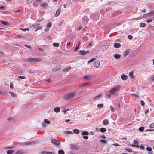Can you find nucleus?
I'll use <instances>...</instances> for the list:
<instances>
[{"instance_id": "nucleus-1", "label": "nucleus", "mask_w": 154, "mask_h": 154, "mask_svg": "<svg viewBox=\"0 0 154 154\" xmlns=\"http://www.w3.org/2000/svg\"><path fill=\"white\" fill-rule=\"evenodd\" d=\"M75 96V93L71 92L64 95L63 96V98L65 100H67L74 97Z\"/></svg>"}, {"instance_id": "nucleus-2", "label": "nucleus", "mask_w": 154, "mask_h": 154, "mask_svg": "<svg viewBox=\"0 0 154 154\" xmlns=\"http://www.w3.org/2000/svg\"><path fill=\"white\" fill-rule=\"evenodd\" d=\"M120 87L119 85H117L112 88L109 91V92L112 94H113L114 93L117 92V91L120 89Z\"/></svg>"}, {"instance_id": "nucleus-3", "label": "nucleus", "mask_w": 154, "mask_h": 154, "mask_svg": "<svg viewBox=\"0 0 154 154\" xmlns=\"http://www.w3.org/2000/svg\"><path fill=\"white\" fill-rule=\"evenodd\" d=\"M51 142L52 143L57 146H60V142L55 139H52L51 140Z\"/></svg>"}, {"instance_id": "nucleus-4", "label": "nucleus", "mask_w": 154, "mask_h": 154, "mask_svg": "<svg viewBox=\"0 0 154 154\" xmlns=\"http://www.w3.org/2000/svg\"><path fill=\"white\" fill-rule=\"evenodd\" d=\"M42 61L41 59L37 58H29L27 59V61L28 62H40Z\"/></svg>"}, {"instance_id": "nucleus-5", "label": "nucleus", "mask_w": 154, "mask_h": 154, "mask_svg": "<svg viewBox=\"0 0 154 154\" xmlns=\"http://www.w3.org/2000/svg\"><path fill=\"white\" fill-rule=\"evenodd\" d=\"M40 24H36L35 25H34V27L35 28V30L37 31L39 29H40L42 27L41 26H40Z\"/></svg>"}, {"instance_id": "nucleus-6", "label": "nucleus", "mask_w": 154, "mask_h": 154, "mask_svg": "<svg viewBox=\"0 0 154 154\" xmlns=\"http://www.w3.org/2000/svg\"><path fill=\"white\" fill-rule=\"evenodd\" d=\"M35 142H24L22 143V145H33L35 143Z\"/></svg>"}, {"instance_id": "nucleus-7", "label": "nucleus", "mask_w": 154, "mask_h": 154, "mask_svg": "<svg viewBox=\"0 0 154 154\" xmlns=\"http://www.w3.org/2000/svg\"><path fill=\"white\" fill-rule=\"evenodd\" d=\"M89 52V51L88 50L87 51H85L84 50L82 51H80L79 54L82 55H85L86 54H87Z\"/></svg>"}, {"instance_id": "nucleus-8", "label": "nucleus", "mask_w": 154, "mask_h": 154, "mask_svg": "<svg viewBox=\"0 0 154 154\" xmlns=\"http://www.w3.org/2000/svg\"><path fill=\"white\" fill-rule=\"evenodd\" d=\"M93 66L96 68H99L100 66V62L98 60H96L93 64Z\"/></svg>"}, {"instance_id": "nucleus-9", "label": "nucleus", "mask_w": 154, "mask_h": 154, "mask_svg": "<svg viewBox=\"0 0 154 154\" xmlns=\"http://www.w3.org/2000/svg\"><path fill=\"white\" fill-rule=\"evenodd\" d=\"M91 77L92 75H88L85 76L84 79L87 80H90L92 79Z\"/></svg>"}, {"instance_id": "nucleus-10", "label": "nucleus", "mask_w": 154, "mask_h": 154, "mask_svg": "<svg viewBox=\"0 0 154 154\" xmlns=\"http://www.w3.org/2000/svg\"><path fill=\"white\" fill-rule=\"evenodd\" d=\"M121 78L123 80H125L128 79V76L125 74H122L121 76Z\"/></svg>"}, {"instance_id": "nucleus-11", "label": "nucleus", "mask_w": 154, "mask_h": 154, "mask_svg": "<svg viewBox=\"0 0 154 154\" xmlns=\"http://www.w3.org/2000/svg\"><path fill=\"white\" fill-rule=\"evenodd\" d=\"M130 53V51L129 49L126 50L125 52L124 56L126 57L128 56Z\"/></svg>"}, {"instance_id": "nucleus-12", "label": "nucleus", "mask_w": 154, "mask_h": 154, "mask_svg": "<svg viewBox=\"0 0 154 154\" xmlns=\"http://www.w3.org/2000/svg\"><path fill=\"white\" fill-rule=\"evenodd\" d=\"M60 11L61 10L60 9H58V10H57L56 11V14L54 15V17H57L59 15Z\"/></svg>"}, {"instance_id": "nucleus-13", "label": "nucleus", "mask_w": 154, "mask_h": 154, "mask_svg": "<svg viewBox=\"0 0 154 154\" xmlns=\"http://www.w3.org/2000/svg\"><path fill=\"white\" fill-rule=\"evenodd\" d=\"M138 141H137V140H134V143L135 144H137V145H134L133 146H135L136 147H139V146H138Z\"/></svg>"}, {"instance_id": "nucleus-14", "label": "nucleus", "mask_w": 154, "mask_h": 154, "mask_svg": "<svg viewBox=\"0 0 154 154\" xmlns=\"http://www.w3.org/2000/svg\"><path fill=\"white\" fill-rule=\"evenodd\" d=\"M121 46V45L119 43H115L114 45V46L115 48H119Z\"/></svg>"}, {"instance_id": "nucleus-15", "label": "nucleus", "mask_w": 154, "mask_h": 154, "mask_svg": "<svg viewBox=\"0 0 154 154\" xmlns=\"http://www.w3.org/2000/svg\"><path fill=\"white\" fill-rule=\"evenodd\" d=\"M103 124L104 125H108L109 124L108 120L107 119H106L103 120Z\"/></svg>"}, {"instance_id": "nucleus-16", "label": "nucleus", "mask_w": 154, "mask_h": 154, "mask_svg": "<svg viewBox=\"0 0 154 154\" xmlns=\"http://www.w3.org/2000/svg\"><path fill=\"white\" fill-rule=\"evenodd\" d=\"M60 109L59 107H57L54 108V112L57 113H58L60 112Z\"/></svg>"}, {"instance_id": "nucleus-17", "label": "nucleus", "mask_w": 154, "mask_h": 154, "mask_svg": "<svg viewBox=\"0 0 154 154\" xmlns=\"http://www.w3.org/2000/svg\"><path fill=\"white\" fill-rule=\"evenodd\" d=\"M64 134H73V133L71 131H66L64 132Z\"/></svg>"}, {"instance_id": "nucleus-18", "label": "nucleus", "mask_w": 154, "mask_h": 154, "mask_svg": "<svg viewBox=\"0 0 154 154\" xmlns=\"http://www.w3.org/2000/svg\"><path fill=\"white\" fill-rule=\"evenodd\" d=\"M121 57V55L119 54H116L114 55V57L116 59H119Z\"/></svg>"}, {"instance_id": "nucleus-19", "label": "nucleus", "mask_w": 154, "mask_h": 154, "mask_svg": "<svg viewBox=\"0 0 154 154\" xmlns=\"http://www.w3.org/2000/svg\"><path fill=\"white\" fill-rule=\"evenodd\" d=\"M44 122L45 123L49 124L51 123L50 121H49L48 119H45L44 120Z\"/></svg>"}, {"instance_id": "nucleus-20", "label": "nucleus", "mask_w": 154, "mask_h": 154, "mask_svg": "<svg viewBox=\"0 0 154 154\" xmlns=\"http://www.w3.org/2000/svg\"><path fill=\"white\" fill-rule=\"evenodd\" d=\"M7 94V92L5 91H0V95H4Z\"/></svg>"}, {"instance_id": "nucleus-21", "label": "nucleus", "mask_w": 154, "mask_h": 154, "mask_svg": "<svg viewBox=\"0 0 154 154\" xmlns=\"http://www.w3.org/2000/svg\"><path fill=\"white\" fill-rule=\"evenodd\" d=\"M1 22L2 24H3L4 25H9L8 22L7 21H1Z\"/></svg>"}, {"instance_id": "nucleus-22", "label": "nucleus", "mask_w": 154, "mask_h": 154, "mask_svg": "<svg viewBox=\"0 0 154 154\" xmlns=\"http://www.w3.org/2000/svg\"><path fill=\"white\" fill-rule=\"evenodd\" d=\"M100 131L102 133H104L106 131V129L105 128H102L100 129Z\"/></svg>"}, {"instance_id": "nucleus-23", "label": "nucleus", "mask_w": 154, "mask_h": 154, "mask_svg": "<svg viewBox=\"0 0 154 154\" xmlns=\"http://www.w3.org/2000/svg\"><path fill=\"white\" fill-rule=\"evenodd\" d=\"M146 26V24L143 23H140V26L141 27H144Z\"/></svg>"}, {"instance_id": "nucleus-24", "label": "nucleus", "mask_w": 154, "mask_h": 154, "mask_svg": "<svg viewBox=\"0 0 154 154\" xmlns=\"http://www.w3.org/2000/svg\"><path fill=\"white\" fill-rule=\"evenodd\" d=\"M14 152V150H9L6 152L7 154H12Z\"/></svg>"}, {"instance_id": "nucleus-25", "label": "nucleus", "mask_w": 154, "mask_h": 154, "mask_svg": "<svg viewBox=\"0 0 154 154\" xmlns=\"http://www.w3.org/2000/svg\"><path fill=\"white\" fill-rule=\"evenodd\" d=\"M58 152L59 154H65L64 152L62 149L59 150Z\"/></svg>"}, {"instance_id": "nucleus-26", "label": "nucleus", "mask_w": 154, "mask_h": 154, "mask_svg": "<svg viewBox=\"0 0 154 154\" xmlns=\"http://www.w3.org/2000/svg\"><path fill=\"white\" fill-rule=\"evenodd\" d=\"M8 120L11 122H14V119L12 117H10L8 119Z\"/></svg>"}, {"instance_id": "nucleus-27", "label": "nucleus", "mask_w": 154, "mask_h": 154, "mask_svg": "<svg viewBox=\"0 0 154 154\" xmlns=\"http://www.w3.org/2000/svg\"><path fill=\"white\" fill-rule=\"evenodd\" d=\"M41 6L43 8H45L46 6H48V5L47 4L45 3H42L41 5Z\"/></svg>"}, {"instance_id": "nucleus-28", "label": "nucleus", "mask_w": 154, "mask_h": 154, "mask_svg": "<svg viewBox=\"0 0 154 154\" xmlns=\"http://www.w3.org/2000/svg\"><path fill=\"white\" fill-rule=\"evenodd\" d=\"M71 148L73 149H75L77 148V146L73 144H71Z\"/></svg>"}, {"instance_id": "nucleus-29", "label": "nucleus", "mask_w": 154, "mask_h": 154, "mask_svg": "<svg viewBox=\"0 0 154 154\" xmlns=\"http://www.w3.org/2000/svg\"><path fill=\"white\" fill-rule=\"evenodd\" d=\"M89 134V133L86 131H83L82 134V135H88Z\"/></svg>"}, {"instance_id": "nucleus-30", "label": "nucleus", "mask_w": 154, "mask_h": 154, "mask_svg": "<svg viewBox=\"0 0 154 154\" xmlns=\"http://www.w3.org/2000/svg\"><path fill=\"white\" fill-rule=\"evenodd\" d=\"M71 69V68L70 67H67L66 68H65L63 70L64 71H65L66 70V72H67L69 70H70Z\"/></svg>"}, {"instance_id": "nucleus-31", "label": "nucleus", "mask_w": 154, "mask_h": 154, "mask_svg": "<svg viewBox=\"0 0 154 154\" xmlns=\"http://www.w3.org/2000/svg\"><path fill=\"white\" fill-rule=\"evenodd\" d=\"M95 60H96L95 58H93L90 59L88 62V64H89V63L93 62V61Z\"/></svg>"}, {"instance_id": "nucleus-32", "label": "nucleus", "mask_w": 154, "mask_h": 154, "mask_svg": "<svg viewBox=\"0 0 154 154\" xmlns=\"http://www.w3.org/2000/svg\"><path fill=\"white\" fill-rule=\"evenodd\" d=\"M129 76L132 79H133L134 78V77L133 74V72H131L129 73Z\"/></svg>"}, {"instance_id": "nucleus-33", "label": "nucleus", "mask_w": 154, "mask_h": 154, "mask_svg": "<svg viewBox=\"0 0 154 154\" xmlns=\"http://www.w3.org/2000/svg\"><path fill=\"white\" fill-rule=\"evenodd\" d=\"M73 132L75 134H79L80 132L79 131V130L75 129L73 130Z\"/></svg>"}, {"instance_id": "nucleus-34", "label": "nucleus", "mask_w": 154, "mask_h": 154, "mask_svg": "<svg viewBox=\"0 0 154 154\" xmlns=\"http://www.w3.org/2000/svg\"><path fill=\"white\" fill-rule=\"evenodd\" d=\"M53 45L54 46L56 47H58L59 46V44L58 43H54Z\"/></svg>"}, {"instance_id": "nucleus-35", "label": "nucleus", "mask_w": 154, "mask_h": 154, "mask_svg": "<svg viewBox=\"0 0 154 154\" xmlns=\"http://www.w3.org/2000/svg\"><path fill=\"white\" fill-rule=\"evenodd\" d=\"M144 127H140L139 128V130L140 132L143 131H144Z\"/></svg>"}, {"instance_id": "nucleus-36", "label": "nucleus", "mask_w": 154, "mask_h": 154, "mask_svg": "<svg viewBox=\"0 0 154 154\" xmlns=\"http://www.w3.org/2000/svg\"><path fill=\"white\" fill-rule=\"evenodd\" d=\"M125 149L127 151L132 152H133L132 150L130 148H127Z\"/></svg>"}, {"instance_id": "nucleus-37", "label": "nucleus", "mask_w": 154, "mask_h": 154, "mask_svg": "<svg viewBox=\"0 0 154 154\" xmlns=\"http://www.w3.org/2000/svg\"><path fill=\"white\" fill-rule=\"evenodd\" d=\"M103 106L102 104H99L97 105V107L99 108H102Z\"/></svg>"}, {"instance_id": "nucleus-38", "label": "nucleus", "mask_w": 154, "mask_h": 154, "mask_svg": "<svg viewBox=\"0 0 154 154\" xmlns=\"http://www.w3.org/2000/svg\"><path fill=\"white\" fill-rule=\"evenodd\" d=\"M52 24L51 23H49L47 25V28H49L51 26Z\"/></svg>"}, {"instance_id": "nucleus-39", "label": "nucleus", "mask_w": 154, "mask_h": 154, "mask_svg": "<svg viewBox=\"0 0 154 154\" xmlns=\"http://www.w3.org/2000/svg\"><path fill=\"white\" fill-rule=\"evenodd\" d=\"M154 14V11H151L150 12L148 13L147 14H148L150 16H151L152 14Z\"/></svg>"}, {"instance_id": "nucleus-40", "label": "nucleus", "mask_w": 154, "mask_h": 154, "mask_svg": "<svg viewBox=\"0 0 154 154\" xmlns=\"http://www.w3.org/2000/svg\"><path fill=\"white\" fill-rule=\"evenodd\" d=\"M102 95H103V94H99V95H98L95 97L94 98V100H95L97 98H99V97H101L102 96Z\"/></svg>"}, {"instance_id": "nucleus-41", "label": "nucleus", "mask_w": 154, "mask_h": 154, "mask_svg": "<svg viewBox=\"0 0 154 154\" xmlns=\"http://www.w3.org/2000/svg\"><path fill=\"white\" fill-rule=\"evenodd\" d=\"M140 104L142 106H143L145 105V103L143 100H141Z\"/></svg>"}, {"instance_id": "nucleus-42", "label": "nucleus", "mask_w": 154, "mask_h": 154, "mask_svg": "<svg viewBox=\"0 0 154 154\" xmlns=\"http://www.w3.org/2000/svg\"><path fill=\"white\" fill-rule=\"evenodd\" d=\"M18 78L23 79H25L26 78V77L22 76H20L18 77Z\"/></svg>"}, {"instance_id": "nucleus-43", "label": "nucleus", "mask_w": 154, "mask_h": 154, "mask_svg": "<svg viewBox=\"0 0 154 154\" xmlns=\"http://www.w3.org/2000/svg\"><path fill=\"white\" fill-rule=\"evenodd\" d=\"M146 150L148 151H149V152H151L152 151V149L150 147H147V148H146Z\"/></svg>"}, {"instance_id": "nucleus-44", "label": "nucleus", "mask_w": 154, "mask_h": 154, "mask_svg": "<svg viewBox=\"0 0 154 154\" xmlns=\"http://www.w3.org/2000/svg\"><path fill=\"white\" fill-rule=\"evenodd\" d=\"M100 142H102L104 144H105L106 142H107V141L105 140H100Z\"/></svg>"}, {"instance_id": "nucleus-45", "label": "nucleus", "mask_w": 154, "mask_h": 154, "mask_svg": "<svg viewBox=\"0 0 154 154\" xmlns=\"http://www.w3.org/2000/svg\"><path fill=\"white\" fill-rule=\"evenodd\" d=\"M9 93L11 94L12 97H15L16 94L14 93L11 92H9Z\"/></svg>"}, {"instance_id": "nucleus-46", "label": "nucleus", "mask_w": 154, "mask_h": 154, "mask_svg": "<svg viewBox=\"0 0 154 154\" xmlns=\"http://www.w3.org/2000/svg\"><path fill=\"white\" fill-rule=\"evenodd\" d=\"M20 30H22V31H26L27 30H29V28H27V29H23V28H21Z\"/></svg>"}, {"instance_id": "nucleus-47", "label": "nucleus", "mask_w": 154, "mask_h": 154, "mask_svg": "<svg viewBox=\"0 0 154 154\" xmlns=\"http://www.w3.org/2000/svg\"><path fill=\"white\" fill-rule=\"evenodd\" d=\"M128 38L130 40H131L133 38V36L131 35H129L128 36Z\"/></svg>"}, {"instance_id": "nucleus-48", "label": "nucleus", "mask_w": 154, "mask_h": 154, "mask_svg": "<svg viewBox=\"0 0 154 154\" xmlns=\"http://www.w3.org/2000/svg\"><path fill=\"white\" fill-rule=\"evenodd\" d=\"M82 136H83V138L84 139H85V140H87V139H88V136H84V135H82Z\"/></svg>"}, {"instance_id": "nucleus-49", "label": "nucleus", "mask_w": 154, "mask_h": 154, "mask_svg": "<svg viewBox=\"0 0 154 154\" xmlns=\"http://www.w3.org/2000/svg\"><path fill=\"white\" fill-rule=\"evenodd\" d=\"M14 148L13 146H11V147H6L5 148V149H11Z\"/></svg>"}, {"instance_id": "nucleus-50", "label": "nucleus", "mask_w": 154, "mask_h": 154, "mask_svg": "<svg viewBox=\"0 0 154 154\" xmlns=\"http://www.w3.org/2000/svg\"><path fill=\"white\" fill-rule=\"evenodd\" d=\"M25 46L26 47L28 48H29V49H31L32 48V47L31 46H30V45H25Z\"/></svg>"}, {"instance_id": "nucleus-51", "label": "nucleus", "mask_w": 154, "mask_h": 154, "mask_svg": "<svg viewBox=\"0 0 154 154\" xmlns=\"http://www.w3.org/2000/svg\"><path fill=\"white\" fill-rule=\"evenodd\" d=\"M140 148L142 150H143L145 149L144 147L142 145H140Z\"/></svg>"}, {"instance_id": "nucleus-52", "label": "nucleus", "mask_w": 154, "mask_h": 154, "mask_svg": "<svg viewBox=\"0 0 154 154\" xmlns=\"http://www.w3.org/2000/svg\"><path fill=\"white\" fill-rule=\"evenodd\" d=\"M52 70L53 71H56L57 70V68L56 67H54L52 68Z\"/></svg>"}, {"instance_id": "nucleus-53", "label": "nucleus", "mask_w": 154, "mask_h": 154, "mask_svg": "<svg viewBox=\"0 0 154 154\" xmlns=\"http://www.w3.org/2000/svg\"><path fill=\"white\" fill-rule=\"evenodd\" d=\"M149 126L151 128H153L154 127V123L151 124Z\"/></svg>"}, {"instance_id": "nucleus-54", "label": "nucleus", "mask_w": 154, "mask_h": 154, "mask_svg": "<svg viewBox=\"0 0 154 154\" xmlns=\"http://www.w3.org/2000/svg\"><path fill=\"white\" fill-rule=\"evenodd\" d=\"M80 45V44H79L76 47L75 49H74L75 51H76L79 48V46Z\"/></svg>"}, {"instance_id": "nucleus-55", "label": "nucleus", "mask_w": 154, "mask_h": 154, "mask_svg": "<svg viewBox=\"0 0 154 154\" xmlns=\"http://www.w3.org/2000/svg\"><path fill=\"white\" fill-rule=\"evenodd\" d=\"M110 108L111 110V111L112 112H115V110H114V108L113 107H112V106H110Z\"/></svg>"}, {"instance_id": "nucleus-56", "label": "nucleus", "mask_w": 154, "mask_h": 154, "mask_svg": "<svg viewBox=\"0 0 154 154\" xmlns=\"http://www.w3.org/2000/svg\"><path fill=\"white\" fill-rule=\"evenodd\" d=\"M5 54L4 52L0 51V55L3 56L5 55Z\"/></svg>"}, {"instance_id": "nucleus-57", "label": "nucleus", "mask_w": 154, "mask_h": 154, "mask_svg": "<svg viewBox=\"0 0 154 154\" xmlns=\"http://www.w3.org/2000/svg\"><path fill=\"white\" fill-rule=\"evenodd\" d=\"M154 131V129H147L146 130V131Z\"/></svg>"}, {"instance_id": "nucleus-58", "label": "nucleus", "mask_w": 154, "mask_h": 154, "mask_svg": "<svg viewBox=\"0 0 154 154\" xmlns=\"http://www.w3.org/2000/svg\"><path fill=\"white\" fill-rule=\"evenodd\" d=\"M33 0H28L27 3L29 4H30L32 3Z\"/></svg>"}, {"instance_id": "nucleus-59", "label": "nucleus", "mask_w": 154, "mask_h": 154, "mask_svg": "<svg viewBox=\"0 0 154 154\" xmlns=\"http://www.w3.org/2000/svg\"><path fill=\"white\" fill-rule=\"evenodd\" d=\"M48 152L46 151H43L42 152L41 154H48Z\"/></svg>"}, {"instance_id": "nucleus-60", "label": "nucleus", "mask_w": 154, "mask_h": 154, "mask_svg": "<svg viewBox=\"0 0 154 154\" xmlns=\"http://www.w3.org/2000/svg\"><path fill=\"white\" fill-rule=\"evenodd\" d=\"M64 22L63 20H62L58 24V26H60L62 23H63V22Z\"/></svg>"}, {"instance_id": "nucleus-61", "label": "nucleus", "mask_w": 154, "mask_h": 154, "mask_svg": "<svg viewBox=\"0 0 154 154\" xmlns=\"http://www.w3.org/2000/svg\"><path fill=\"white\" fill-rule=\"evenodd\" d=\"M23 152H21L18 151L16 152V154H21Z\"/></svg>"}, {"instance_id": "nucleus-62", "label": "nucleus", "mask_w": 154, "mask_h": 154, "mask_svg": "<svg viewBox=\"0 0 154 154\" xmlns=\"http://www.w3.org/2000/svg\"><path fill=\"white\" fill-rule=\"evenodd\" d=\"M42 126L44 127H46V125L45 123H42Z\"/></svg>"}, {"instance_id": "nucleus-63", "label": "nucleus", "mask_w": 154, "mask_h": 154, "mask_svg": "<svg viewBox=\"0 0 154 154\" xmlns=\"http://www.w3.org/2000/svg\"><path fill=\"white\" fill-rule=\"evenodd\" d=\"M152 20L149 19V20H147L146 22L147 23H149L151 22H152Z\"/></svg>"}, {"instance_id": "nucleus-64", "label": "nucleus", "mask_w": 154, "mask_h": 154, "mask_svg": "<svg viewBox=\"0 0 154 154\" xmlns=\"http://www.w3.org/2000/svg\"><path fill=\"white\" fill-rule=\"evenodd\" d=\"M106 95L107 97V98H110L111 97L110 94H106Z\"/></svg>"}]
</instances>
